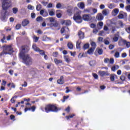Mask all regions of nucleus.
I'll return each instance as SVG.
<instances>
[{
    "mask_svg": "<svg viewBox=\"0 0 130 130\" xmlns=\"http://www.w3.org/2000/svg\"><path fill=\"white\" fill-rule=\"evenodd\" d=\"M39 52H40L41 55H45V51H44V50H40V51H39Z\"/></svg>",
    "mask_w": 130,
    "mask_h": 130,
    "instance_id": "42",
    "label": "nucleus"
},
{
    "mask_svg": "<svg viewBox=\"0 0 130 130\" xmlns=\"http://www.w3.org/2000/svg\"><path fill=\"white\" fill-rule=\"evenodd\" d=\"M29 50H30V47H29V46H28L27 45L21 46L20 52L19 53V56L26 54L25 53H27V52H28Z\"/></svg>",
    "mask_w": 130,
    "mask_h": 130,
    "instance_id": "6",
    "label": "nucleus"
},
{
    "mask_svg": "<svg viewBox=\"0 0 130 130\" xmlns=\"http://www.w3.org/2000/svg\"><path fill=\"white\" fill-rule=\"evenodd\" d=\"M3 51L0 53V56L3 55H7V54H12L14 52V48L12 46V45H5L2 46Z\"/></svg>",
    "mask_w": 130,
    "mask_h": 130,
    "instance_id": "2",
    "label": "nucleus"
},
{
    "mask_svg": "<svg viewBox=\"0 0 130 130\" xmlns=\"http://www.w3.org/2000/svg\"><path fill=\"white\" fill-rule=\"evenodd\" d=\"M1 42H2V43H7V41H6V36H4L3 37V38L1 39Z\"/></svg>",
    "mask_w": 130,
    "mask_h": 130,
    "instance_id": "45",
    "label": "nucleus"
},
{
    "mask_svg": "<svg viewBox=\"0 0 130 130\" xmlns=\"http://www.w3.org/2000/svg\"><path fill=\"white\" fill-rule=\"evenodd\" d=\"M69 98H70V95H64L63 97V100H62V102L63 103L66 102V100H67V99H69Z\"/></svg>",
    "mask_w": 130,
    "mask_h": 130,
    "instance_id": "33",
    "label": "nucleus"
},
{
    "mask_svg": "<svg viewBox=\"0 0 130 130\" xmlns=\"http://www.w3.org/2000/svg\"><path fill=\"white\" fill-rule=\"evenodd\" d=\"M49 15L50 16H54V15H55L54 12H53V11H50L49 12Z\"/></svg>",
    "mask_w": 130,
    "mask_h": 130,
    "instance_id": "61",
    "label": "nucleus"
},
{
    "mask_svg": "<svg viewBox=\"0 0 130 130\" xmlns=\"http://www.w3.org/2000/svg\"><path fill=\"white\" fill-rule=\"evenodd\" d=\"M41 8H42L41 5L39 4V5H37V7H36L37 11H40V10H41Z\"/></svg>",
    "mask_w": 130,
    "mask_h": 130,
    "instance_id": "40",
    "label": "nucleus"
},
{
    "mask_svg": "<svg viewBox=\"0 0 130 130\" xmlns=\"http://www.w3.org/2000/svg\"><path fill=\"white\" fill-rule=\"evenodd\" d=\"M30 16L31 19H35L36 17V14L35 13H31Z\"/></svg>",
    "mask_w": 130,
    "mask_h": 130,
    "instance_id": "49",
    "label": "nucleus"
},
{
    "mask_svg": "<svg viewBox=\"0 0 130 130\" xmlns=\"http://www.w3.org/2000/svg\"><path fill=\"white\" fill-rule=\"evenodd\" d=\"M15 98H18V96H17V95H14L13 97H12L10 100L11 103L13 104V103H15V102H16V100H15Z\"/></svg>",
    "mask_w": 130,
    "mask_h": 130,
    "instance_id": "31",
    "label": "nucleus"
},
{
    "mask_svg": "<svg viewBox=\"0 0 130 130\" xmlns=\"http://www.w3.org/2000/svg\"><path fill=\"white\" fill-rule=\"evenodd\" d=\"M30 24V21L28 20V19H24L21 23L22 26L23 27H26V26H27V25H29Z\"/></svg>",
    "mask_w": 130,
    "mask_h": 130,
    "instance_id": "9",
    "label": "nucleus"
},
{
    "mask_svg": "<svg viewBox=\"0 0 130 130\" xmlns=\"http://www.w3.org/2000/svg\"><path fill=\"white\" fill-rule=\"evenodd\" d=\"M114 45L110 44L109 46V48L110 50H112V49H113L114 48Z\"/></svg>",
    "mask_w": 130,
    "mask_h": 130,
    "instance_id": "57",
    "label": "nucleus"
},
{
    "mask_svg": "<svg viewBox=\"0 0 130 130\" xmlns=\"http://www.w3.org/2000/svg\"><path fill=\"white\" fill-rule=\"evenodd\" d=\"M73 20H74V21L78 24H80L83 22V18H82V16H81V14L79 12H76L74 14L73 16Z\"/></svg>",
    "mask_w": 130,
    "mask_h": 130,
    "instance_id": "5",
    "label": "nucleus"
},
{
    "mask_svg": "<svg viewBox=\"0 0 130 130\" xmlns=\"http://www.w3.org/2000/svg\"><path fill=\"white\" fill-rule=\"evenodd\" d=\"M115 74H111L110 75V79L111 81V82H114V80L115 79Z\"/></svg>",
    "mask_w": 130,
    "mask_h": 130,
    "instance_id": "32",
    "label": "nucleus"
},
{
    "mask_svg": "<svg viewBox=\"0 0 130 130\" xmlns=\"http://www.w3.org/2000/svg\"><path fill=\"white\" fill-rule=\"evenodd\" d=\"M50 27H58V23L57 21H55L54 23H51L50 24Z\"/></svg>",
    "mask_w": 130,
    "mask_h": 130,
    "instance_id": "25",
    "label": "nucleus"
},
{
    "mask_svg": "<svg viewBox=\"0 0 130 130\" xmlns=\"http://www.w3.org/2000/svg\"><path fill=\"white\" fill-rule=\"evenodd\" d=\"M99 74H100L101 77H104V76H109V73H108V72L100 71L99 72Z\"/></svg>",
    "mask_w": 130,
    "mask_h": 130,
    "instance_id": "12",
    "label": "nucleus"
},
{
    "mask_svg": "<svg viewBox=\"0 0 130 130\" xmlns=\"http://www.w3.org/2000/svg\"><path fill=\"white\" fill-rule=\"evenodd\" d=\"M118 25H119V26H120V27L122 28V27H123V22H122V21H120L118 22Z\"/></svg>",
    "mask_w": 130,
    "mask_h": 130,
    "instance_id": "51",
    "label": "nucleus"
},
{
    "mask_svg": "<svg viewBox=\"0 0 130 130\" xmlns=\"http://www.w3.org/2000/svg\"><path fill=\"white\" fill-rule=\"evenodd\" d=\"M125 31L127 33L130 34V26H129L128 28H125Z\"/></svg>",
    "mask_w": 130,
    "mask_h": 130,
    "instance_id": "64",
    "label": "nucleus"
},
{
    "mask_svg": "<svg viewBox=\"0 0 130 130\" xmlns=\"http://www.w3.org/2000/svg\"><path fill=\"white\" fill-rule=\"evenodd\" d=\"M113 40L114 42H117V41H118V37H114L113 38Z\"/></svg>",
    "mask_w": 130,
    "mask_h": 130,
    "instance_id": "52",
    "label": "nucleus"
},
{
    "mask_svg": "<svg viewBox=\"0 0 130 130\" xmlns=\"http://www.w3.org/2000/svg\"><path fill=\"white\" fill-rule=\"evenodd\" d=\"M64 59L66 61V62H68V63L71 62V59L70 58V56L68 55L64 56Z\"/></svg>",
    "mask_w": 130,
    "mask_h": 130,
    "instance_id": "23",
    "label": "nucleus"
},
{
    "mask_svg": "<svg viewBox=\"0 0 130 130\" xmlns=\"http://www.w3.org/2000/svg\"><path fill=\"white\" fill-rule=\"evenodd\" d=\"M125 10L127 12H129L130 13V5H128L125 7Z\"/></svg>",
    "mask_w": 130,
    "mask_h": 130,
    "instance_id": "54",
    "label": "nucleus"
},
{
    "mask_svg": "<svg viewBox=\"0 0 130 130\" xmlns=\"http://www.w3.org/2000/svg\"><path fill=\"white\" fill-rule=\"evenodd\" d=\"M57 83L59 85H62V84L64 83L63 76H60V79L57 80Z\"/></svg>",
    "mask_w": 130,
    "mask_h": 130,
    "instance_id": "15",
    "label": "nucleus"
},
{
    "mask_svg": "<svg viewBox=\"0 0 130 130\" xmlns=\"http://www.w3.org/2000/svg\"><path fill=\"white\" fill-rule=\"evenodd\" d=\"M77 6L79 9H81L82 10L85 9V4H84L83 2L79 3L77 4Z\"/></svg>",
    "mask_w": 130,
    "mask_h": 130,
    "instance_id": "17",
    "label": "nucleus"
},
{
    "mask_svg": "<svg viewBox=\"0 0 130 130\" xmlns=\"http://www.w3.org/2000/svg\"><path fill=\"white\" fill-rule=\"evenodd\" d=\"M67 46L69 49H73L74 48V45L72 43H68Z\"/></svg>",
    "mask_w": 130,
    "mask_h": 130,
    "instance_id": "27",
    "label": "nucleus"
},
{
    "mask_svg": "<svg viewBox=\"0 0 130 130\" xmlns=\"http://www.w3.org/2000/svg\"><path fill=\"white\" fill-rule=\"evenodd\" d=\"M98 53L99 54V55H101L103 54V49H100L98 50Z\"/></svg>",
    "mask_w": 130,
    "mask_h": 130,
    "instance_id": "39",
    "label": "nucleus"
},
{
    "mask_svg": "<svg viewBox=\"0 0 130 130\" xmlns=\"http://www.w3.org/2000/svg\"><path fill=\"white\" fill-rule=\"evenodd\" d=\"M109 60H110L109 58H105L104 59V61L105 63H108V62H109Z\"/></svg>",
    "mask_w": 130,
    "mask_h": 130,
    "instance_id": "60",
    "label": "nucleus"
},
{
    "mask_svg": "<svg viewBox=\"0 0 130 130\" xmlns=\"http://www.w3.org/2000/svg\"><path fill=\"white\" fill-rule=\"evenodd\" d=\"M52 55L54 56V57H57V56H58V52H53Z\"/></svg>",
    "mask_w": 130,
    "mask_h": 130,
    "instance_id": "41",
    "label": "nucleus"
},
{
    "mask_svg": "<svg viewBox=\"0 0 130 130\" xmlns=\"http://www.w3.org/2000/svg\"><path fill=\"white\" fill-rule=\"evenodd\" d=\"M93 14H96V13H97V12H98V10H97V9H95V8H92L91 9Z\"/></svg>",
    "mask_w": 130,
    "mask_h": 130,
    "instance_id": "62",
    "label": "nucleus"
},
{
    "mask_svg": "<svg viewBox=\"0 0 130 130\" xmlns=\"http://www.w3.org/2000/svg\"><path fill=\"white\" fill-rule=\"evenodd\" d=\"M109 62L111 64H113V63H114V59H113V58H111L109 59Z\"/></svg>",
    "mask_w": 130,
    "mask_h": 130,
    "instance_id": "48",
    "label": "nucleus"
},
{
    "mask_svg": "<svg viewBox=\"0 0 130 130\" xmlns=\"http://www.w3.org/2000/svg\"><path fill=\"white\" fill-rule=\"evenodd\" d=\"M100 26V27H101V28H102V27H103V22L102 21H100L98 23V26Z\"/></svg>",
    "mask_w": 130,
    "mask_h": 130,
    "instance_id": "58",
    "label": "nucleus"
},
{
    "mask_svg": "<svg viewBox=\"0 0 130 130\" xmlns=\"http://www.w3.org/2000/svg\"><path fill=\"white\" fill-rule=\"evenodd\" d=\"M59 110H60V109L57 108L56 104H48L45 106V111L46 113H49V112H57Z\"/></svg>",
    "mask_w": 130,
    "mask_h": 130,
    "instance_id": "3",
    "label": "nucleus"
},
{
    "mask_svg": "<svg viewBox=\"0 0 130 130\" xmlns=\"http://www.w3.org/2000/svg\"><path fill=\"white\" fill-rule=\"evenodd\" d=\"M27 9L28 10H34V7L32 6L31 5H28L27 6Z\"/></svg>",
    "mask_w": 130,
    "mask_h": 130,
    "instance_id": "50",
    "label": "nucleus"
},
{
    "mask_svg": "<svg viewBox=\"0 0 130 130\" xmlns=\"http://www.w3.org/2000/svg\"><path fill=\"white\" fill-rule=\"evenodd\" d=\"M118 13H119V10L118 9H115L112 11V14L113 16H116Z\"/></svg>",
    "mask_w": 130,
    "mask_h": 130,
    "instance_id": "21",
    "label": "nucleus"
},
{
    "mask_svg": "<svg viewBox=\"0 0 130 130\" xmlns=\"http://www.w3.org/2000/svg\"><path fill=\"white\" fill-rule=\"evenodd\" d=\"M114 56L116 58H118V57H119V52H116L115 53Z\"/></svg>",
    "mask_w": 130,
    "mask_h": 130,
    "instance_id": "44",
    "label": "nucleus"
},
{
    "mask_svg": "<svg viewBox=\"0 0 130 130\" xmlns=\"http://www.w3.org/2000/svg\"><path fill=\"white\" fill-rule=\"evenodd\" d=\"M92 76L94 78V79H95V80H98V75H97L95 73H92Z\"/></svg>",
    "mask_w": 130,
    "mask_h": 130,
    "instance_id": "43",
    "label": "nucleus"
},
{
    "mask_svg": "<svg viewBox=\"0 0 130 130\" xmlns=\"http://www.w3.org/2000/svg\"><path fill=\"white\" fill-rule=\"evenodd\" d=\"M32 48L34 49L35 51H37V52H39V51H40V49L37 47L36 45V44H34L32 46Z\"/></svg>",
    "mask_w": 130,
    "mask_h": 130,
    "instance_id": "16",
    "label": "nucleus"
},
{
    "mask_svg": "<svg viewBox=\"0 0 130 130\" xmlns=\"http://www.w3.org/2000/svg\"><path fill=\"white\" fill-rule=\"evenodd\" d=\"M78 37L79 39H83L84 38H85V33L83 32L82 30H79L78 31Z\"/></svg>",
    "mask_w": 130,
    "mask_h": 130,
    "instance_id": "11",
    "label": "nucleus"
},
{
    "mask_svg": "<svg viewBox=\"0 0 130 130\" xmlns=\"http://www.w3.org/2000/svg\"><path fill=\"white\" fill-rule=\"evenodd\" d=\"M67 28L66 27H63L60 29V33L61 34H63L64 33L65 29Z\"/></svg>",
    "mask_w": 130,
    "mask_h": 130,
    "instance_id": "46",
    "label": "nucleus"
},
{
    "mask_svg": "<svg viewBox=\"0 0 130 130\" xmlns=\"http://www.w3.org/2000/svg\"><path fill=\"white\" fill-rule=\"evenodd\" d=\"M118 69H119V66L115 65V66H113V67H112L111 71H112V72H115V71L116 70H118Z\"/></svg>",
    "mask_w": 130,
    "mask_h": 130,
    "instance_id": "22",
    "label": "nucleus"
},
{
    "mask_svg": "<svg viewBox=\"0 0 130 130\" xmlns=\"http://www.w3.org/2000/svg\"><path fill=\"white\" fill-rule=\"evenodd\" d=\"M19 56L22 59L23 63H24L26 66H31L32 64L33 59L32 57L30 56V54H26L24 55H20Z\"/></svg>",
    "mask_w": 130,
    "mask_h": 130,
    "instance_id": "1",
    "label": "nucleus"
},
{
    "mask_svg": "<svg viewBox=\"0 0 130 130\" xmlns=\"http://www.w3.org/2000/svg\"><path fill=\"white\" fill-rule=\"evenodd\" d=\"M62 24H65L66 26H71L72 25V21L71 20H63Z\"/></svg>",
    "mask_w": 130,
    "mask_h": 130,
    "instance_id": "18",
    "label": "nucleus"
},
{
    "mask_svg": "<svg viewBox=\"0 0 130 130\" xmlns=\"http://www.w3.org/2000/svg\"><path fill=\"white\" fill-rule=\"evenodd\" d=\"M49 20L50 23H53V22H54V21H55V20L54 19V18H53V17H50V18H49Z\"/></svg>",
    "mask_w": 130,
    "mask_h": 130,
    "instance_id": "47",
    "label": "nucleus"
},
{
    "mask_svg": "<svg viewBox=\"0 0 130 130\" xmlns=\"http://www.w3.org/2000/svg\"><path fill=\"white\" fill-rule=\"evenodd\" d=\"M13 14H17L18 13V8L15 7L12 9Z\"/></svg>",
    "mask_w": 130,
    "mask_h": 130,
    "instance_id": "37",
    "label": "nucleus"
},
{
    "mask_svg": "<svg viewBox=\"0 0 130 130\" xmlns=\"http://www.w3.org/2000/svg\"><path fill=\"white\" fill-rule=\"evenodd\" d=\"M108 8L109 9H110L111 10H112V9H114V8H115V5H114V4H109L108 5Z\"/></svg>",
    "mask_w": 130,
    "mask_h": 130,
    "instance_id": "26",
    "label": "nucleus"
},
{
    "mask_svg": "<svg viewBox=\"0 0 130 130\" xmlns=\"http://www.w3.org/2000/svg\"><path fill=\"white\" fill-rule=\"evenodd\" d=\"M96 19L98 21H102L104 19V16L102 13H98L96 16Z\"/></svg>",
    "mask_w": 130,
    "mask_h": 130,
    "instance_id": "8",
    "label": "nucleus"
},
{
    "mask_svg": "<svg viewBox=\"0 0 130 130\" xmlns=\"http://www.w3.org/2000/svg\"><path fill=\"white\" fill-rule=\"evenodd\" d=\"M81 42H77V44H76V48L77 49H81Z\"/></svg>",
    "mask_w": 130,
    "mask_h": 130,
    "instance_id": "36",
    "label": "nucleus"
},
{
    "mask_svg": "<svg viewBox=\"0 0 130 130\" xmlns=\"http://www.w3.org/2000/svg\"><path fill=\"white\" fill-rule=\"evenodd\" d=\"M122 43H123V44L124 45H126V47H127V48H129V47H130V42H127V41H126L125 40H122Z\"/></svg>",
    "mask_w": 130,
    "mask_h": 130,
    "instance_id": "14",
    "label": "nucleus"
},
{
    "mask_svg": "<svg viewBox=\"0 0 130 130\" xmlns=\"http://www.w3.org/2000/svg\"><path fill=\"white\" fill-rule=\"evenodd\" d=\"M40 14L43 17H47L48 16V13L46 11H44V10H41L40 11Z\"/></svg>",
    "mask_w": 130,
    "mask_h": 130,
    "instance_id": "10",
    "label": "nucleus"
},
{
    "mask_svg": "<svg viewBox=\"0 0 130 130\" xmlns=\"http://www.w3.org/2000/svg\"><path fill=\"white\" fill-rule=\"evenodd\" d=\"M121 81H125V76L124 75H122L120 78Z\"/></svg>",
    "mask_w": 130,
    "mask_h": 130,
    "instance_id": "59",
    "label": "nucleus"
},
{
    "mask_svg": "<svg viewBox=\"0 0 130 130\" xmlns=\"http://www.w3.org/2000/svg\"><path fill=\"white\" fill-rule=\"evenodd\" d=\"M36 109V107L35 106H33L31 107L30 108H25L24 109V112H27L28 110H31L32 112H34L35 111V110Z\"/></svg>",
    "mask_w": 130,
    "mask_h": 130,
    "instance_id": "13",
    "label": "nucleus"
},
{
    "mask_svg": "<svg viewBox=\"0 0 130 130\" xmlns=\"http://www.w3.org/2000/svg\"><path fill=\"white\" fill-rule=\"evenodd\" d=\"M108 9H105L102 11V15L104 16H107L108 15Z\"/></svg>",
    "mask_w": 130,
    "mask_h": 130,
    "instance_id": "24",
    "label": "nucleus"
},
{
    "mask_svg": "<svg viewBox=\"0 0 130 130\" xmlns=\"http://www.w3.org/2000/svg\"><path fill=\"white\" fill-rule=\"evenodd\" d=\"M104 30L106 31H109V28H108V26L105 25L104 27Z\"/></svg>",
    "mask_w": 130,
    "mask_h": 130,
    "instance_id": "53",
    "label": "nucleus"
},
{
    "mask_svg": "<svg viewBox=\"0 0 130 130\" xmlns=\"http://www.w3.org/2000/svg\"><path fill=\"white\" fill-rule=\"evenodd\" d=\"M15 28L17 30H19V29L21 28V24H17L16 25Z\"/></svg>",
    "mask_w": 130,
    "mask_h": 130,
    "instance_id": "55",
    "label": "nucleus"
},
{
    "mask_svg": "<svg viewBox=\"0 0 130 130\" xmlns=\"http://www.w3.org/2000/svg\"><path fill=\"white\" fill-rule=\"evenodd\" d=\"M94 50H95V49L93 48H91L87 51V53H88V54H91L93 53V52H94Z\"/></svg>",
    "mask_w": 130,
    "mask_h": 130,
    "instance_id": "28",
    "label": "nucleus"
},
{
    "mask_svg": "<svg viewBox=\"0 0 130 130\" xmlns=\"http://www.w3.org/2000/svg\"><path fill=\"white\" fill-rule=\"evenodd\" d=\"M82 19L84 21L90 22V21H92V16L90 14H84L82 16Z\"/></svg>",
    "mask_w": 130,
    "mask_h": 130,
    "instance_id": "7",
    "label": "nucleus"
},
{
    "mask_svg": "<svg viewBox=\"0 0 130 130\" xmlns=\"http://www.w3.org/2000/svg\"><path fill=\"white\" fill-rule=\"evenodd\" d=\"M37 22H40V21H43V18L42 16H39L36 18Z\"/></svg>",
    "mask_w": 130,
    "mask_h": 130,
    "instance_id": "38",
    "label": "nucleus"
},
{
    "mask_svg": "<svg viewBox=\"0 0 130 130\" xmlns=\"http://www.w3.org/2000/svg\"><path fill=\"white\" fill-rule=\"evenodd\" d=\"M2 9L4 11H7L12 7V0H2Z\"/></svg>",
    "mask_w": 130,
    "mask_h": 130,
    "instance_id": "4",
    "label": "nucleus"
},
{
    "mask_svg": "<svg viewBox=\"0 0 130 130\" xmlns=\"http://www.w3.org/2000/svg\"><path fill=\"white\" fill-rule=\"evenodd\" d=\"M74 116H76V114H73L71 115L66 116V118L67 119V120H70V118H73L74 117Z\"/></svg>",
    "mask_w": 130,
    "mask_h": 130,
    "instance_id": "29",
    "label": "nucleus"
},
{
    "mask_svg": "<svg viewBox=\"0 0 130 130\" xmlns=\"http://www.w3.org/2000/svg\"><path fill=\"white\" fill-rule=\"evenodd\" d=\"M54 61L57 66H58L59 63H62V60L58 59L57 58L54 59Z\"/></svg>",
    "mask_w": 130,
    "mask_h": 130,
    "instance_id": "19",
    "label": "nucleus"
},
{
    "mask_svg": "<svg viewBox=\"0 0 130 130\" xmlns=\"http://www.w3.org/2000/svg\"><path fill=\"white\" fill-rule=\"evenodd\" d=\"M91 46H92V48H93L94 49H95L96 47H97V45L94 42H91Z\"/></svg>",
    "mask_w": 130,
    "mask_h": 130,
    "instance_id": "30",
    "label": "nucleus"
},
{
    "mask_svg": "<svg viewBox=\"0 0 130 130\" xmlns=\"http://www.w3.org/2000/svg\"><path fill=\"white\" fill-rule=\"evenodd\" d=\"M124 74H125V76H127V78L129 80H130V73H128L127 72H125Z\"/></svg>",
    "mask_w": 130,
    "mask_h": 130,
    "instance_id": "63",
    "label": "nucleus"
},
{
    "mask_svg": "<svg viewBox=\"0 0 130 130\" xmlns=\"http://www.w3.org/2000/svg\"><path fill=\"white\" fill-rule=\"evenodd\" d=\"M123 14H125L123 11H120L118 16V19H123L124 18V15Z\"/></svg>",
    "mask_w": 130,
    "mask_h": 130,
    "instance_id": "20",
    "label": "nucleus"
},
{
    "mask_svg": "<svg viewBox=\"0 0 130 130\" xmlns=\"http://www.w3.org/2000/svg\"><path fill=\"white\" fill-rule=\"evenodd\" d=\"M61 7V4L60 3H57L56 5V8L57 9H60Z\"/></svg>",
    "mask_w": 130,
    "mask_h": 130,
    "instance_id": "56",
    "label": "nucleus"
},
{
    "mask_svg": "<svg viewBox=\"0 0 130 130\" xmlns=\"http://www.w3.org/2000/svg\"><path fill=\"white\" fill-rule=\"evenodd\" d=\"M39 37H36V36H34L33 39L34 40V42H38V41L39 40Z\"/></svg>",
    "mask_w": 130,
    "mask_h": 130,
    "instance_id": "35",
    "label": "nucleus"
},
{
    "mask_svg": "<svg viewBox=\"0 0 130 130\" xmlns=\"http://www.w3.org/2000/svg\"><path fill=\"white\" fill-rule=\"evenodd\" d=\"M90 47V44L89 43L85 44L83 45V49H88Z\"/></svg>",
    "mask_w": 130,
    "mask_h": 130,
    "instance_id": "34",
    "label": "nucleus"
}]
</instances>
